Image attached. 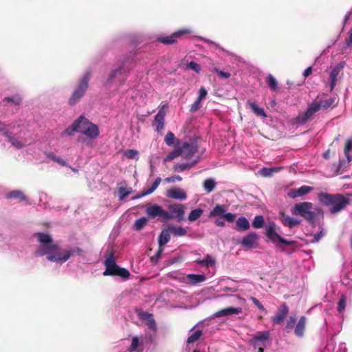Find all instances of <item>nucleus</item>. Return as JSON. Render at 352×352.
Wrapping results in <instances>:
<instances>
[{
  "label": "nucleus",
  "instance_id": "61",
  "mask_svg": "<svg viewBox=\"0 0 352 352\" xmlns=\"http://www.w3.org/2000/svg\"><path fill=\"white\" fill-rule=\"evenodd\" d=\"M148 195L145 192V188L139 194L132 197V199H140L144 196Z\"/></svg>",
  "mask_w": 352,
  "mask_h": 352
},
{
  "label": "nucleus",
  "instance_id": "22",
  "mask_svg": "<svg viewBox=\"0 0 352 352\" xmlns=\"http://www.w3.org/2000/svg\"><path fill=\"white\" fill-rule=\"evenodd\" d=\"M307 318L301 316L294 327V333L298 337H302L305 331Z\"/></svg>",
  "mask_w": 352,
  "mask_h": 352
},
{
  "label": "nucleus",
  "instance_id": "4",
  "mask_svg": "<svg viewBox=\"0 0 352 352\" xmlns=\"http://www.w3.org/2000/svg\"><path fill=\"white\" fill-rule=\"evenodd\" d=\"M318 200L322 204L329 206V211L332 214L342 211L351 203L350 199L340 193L320 192L318 194Z\"/></svg>",
  "mask_w": 352,
  "mask_h": 352
},
{
  "label": "nucleus",
  "instance_id": "47",
  "mask_svg": "<svg viewBox=\"0 0 352 352\" xmlns=\"http://www.w3.org/2000/svg\"><path fill=\"white\" fill-rule=\"evenodd\" d=\"M140 344V340L139 338L137 336H135L132 338L131 344L128 349V351L129 352H133L135 351L139 346Z\"/></svg>",
  "mask_w": 352,
  "mask_h": 352
},
{
  "label": "nucleus",
  "instance_id": "32",
  "mask_svg": "<svg viewBox=\"0 0 352 352\" xmlns=\"http://www.w3.org/2000/svg\"><path fill=\"white\" fill-rule=\"evenodd\" d=\"M195 262L203 266H209L215 264V259L210 255L207 254L204 259H197Z\"/></svg>",
  "mask_w": 352,
  "mask_h": 352
},
{
  "label": "nucleus",
  "instance_id": "33",
  "mask_svg": "<svg viewBox=\"0 0 352 352\" xmlns=\"http://www.w3.org/2000/svg\"><path fill=\"white\" fill-rule=\"evenodd\" d=\"M80 120L76 119L73 124L67 127L63 132V134H67L68 135H72L74 132H78L79 122Z\"/></svg>",
  "mask_w": 352,
  "mask_h": 352
},
{
  "label": "nucleus",
  "instance_id": "36",
  "mask_svg": "<svg viewBox=\"0 0 352 352\" xmlns=\"http://www.w3.org/2000/svg\"><path fill=\"white\" fill-rule=\"evenodd\" d=\"M203 212L204 210L201 208L192 210L190 212L188 219L190 221H195L202 215Z\"/></svg>",
  "mask_w": 352,
  "mask_h": 352
},
{
  "label": "nucleus",
  "instance_id": "15",
  "mask_svg": "<svg viewBox=\"0 0 352 352\" xmlns=\"http://www.w3.org/2000/svg\"><path fill=\"white\" fill-rule=\"evenodd\" d=\"M345 63L342 61L340 62L331 72L330 73V87L331 91H332L334 87H336L337 80H338V76L340 74V73L342 71L343 68L344 67Z\"/></svg>",
  "mask_w": 352,
  "mask_h": 352
},
{
  "label": "nucleus",
  "instance_id": "6",
  "mask_svg": "<svg viewBox=\"0 0 352 352\" xmlns=\"http://www.w3.org/2000/svg\"><path fill=\"white\" fill-rule=\"evenodd\" d=\"M105 271L104 276H118L124 279H127L130 276V272L125 268L118 266L115 261L114 253L111 252L104 261Z\"/></svg>",
  "mask_w": 352,
  "mask_h": 352
},
{
  "label": "nucleus",
  "instance_id": "48",
  "mask_svg": "<svg viewBox=\"0 0 352 352\" xmlns=\"http://www.w3.org/2000/svg\"><path fill=\"white\" fill-rule=\"evenodd\" d=\"M250 300L253 302V304L256 306L259 309L263 311L265 314L267 313V309L263 307V305L259 302V300L253 296L250 298Z\"/></svg>",
  "mask_w": 352,
  "mask_h": 352
},
{
  "label": "nucleus",
  "instance_id": "2",
  "mask_svg": "<svg viewBox=\"0 0 352 352\" xmlns=\"http://www.w3.org/2000/svg\"><path fill=\"white\" fill-rule=\"evenodd\" d=\"M168 211L164 210L160 206L155 204L146 209V214L150 218L160 217L162 221L176 219L178 221L184 219L185 207L181 204H172L168 206Z\"/></svg>",
  "mask_w": 352,
  "mask_h": 352
},
{
  "label": "nucleus",
  "instance_id": "44",
  "mask_svg": "<svg viewBox=\"0 0 352 352\" xmlns=\"http://www.w3.org/2000/svg\"><path fill=\"white\" fill-rule=\"evenodd\" d=\"M131 188L127 189L124 187H120L118 189V196L120 200H123L126 197L131 193Z\"/></svg>",
  "mask_w": 352,
  "mask_h": 352
},
{
  "label": "nucleus",
  "instance_id": "14",
  "mask_svg": "<svg viewBox=\"0 0 352 352\" xmlns=\"http://www.w3.org/2000/svg\"><path fill=\"white\" fill-rule=\"evenodd\" d=\"M164 107V106L158 111L152 123V126L155 128V130L157 132L162 130L164 126V118L166 113L163 110Z\"/></svg>",
  "mask_w": 352,
  "mask_h": 352
},
{
  "label": "nucleus",
  "instance_id": "55",
  "mask_svg": "<svg viewBox=\"0 0 352 352\" xmlns=\"http://www.w3.org/2000/svg\"><path fill=\"white\" fill-rule=\"evenodd\" d=\"M182 180V178L179 175L171 176L169 177H166L164 179V181L168 183H173L176 181L181 182Z\"/></svg>",
  "mask_w": 352,
  "mask_h": 352
},
{
  "label": "nucleus",
  "instance_id": "13",
  "mask_svg": "<svg viewBox=\"0 0 352 352\" xmlns=\"http://www.w3.org/2000/svg\"><path fill=\"white\" fill-rule=\"evenodd\" d=\"M289 307L285 302L282 303L276 313V314L272 317V321L275 324H280L283 322L284 320L289 314Z\"/></svg>",
  "mask_w": 352,
  "mask_h": 352
},
{
  "label": "nucleus",
  "instance_id": "35",
  "mask_svg": "<svg viewBox=\"0 0 352 352\" xmlns=\"http://www.w3.org/2000/svg\"><path fill=\"white\" fill-rule=\"evenodd\" d=\"M147 222L148 219L144 217L137 219L133 224L134 230L140 231L147 224Z\"/></svg>",
  "mask_w": 352,
  "mask_h": 352
},
{
  "label": "nucleus",
  "instance_id": "52",
  "mask_svg": "<svg viewBox=\"0 0 352 352\" xmlns=\"http://www.w3.org/2000/svg\"><path fill=\"white\" fill-rule=\"evenodd\" d=\"M213 71L214 72L217 73L221 78H228L231 76L230 73L221 71L217 67L214 68Z\"/></svg>",
  "mask_w": 352,
  "mask_h": 352
},
{
  "label": "nucleus",
  "instance_id": "45",
  "mask_svg": "<svg viewBox=\"0 0 352 352\" xmlns=\"http://www.w3.org/2000/svg\"><path fill=\"white\" fill-rule=\"evenodd\" d=\"M175 140V135L171 131L168 132L164 138V142L168 146H173Z\"/></svg>",
  "mask_w": 352,
  "mask_h": 352
},
{
  "label": "nucleus",
  "instance_id": "27",
  "mask_svg": "<svg viewBox=\"0 0 352 352\" xmlns=\"http://www.w3.org/2000/svg\"><path fill=\"white\" fill-rule=\"evenodd\" d=\"M168 228L170 234L175 236H183L187 233L186 230L181 226L169 225Z\"/></svg>",
  "mask_w": 352,
  "mask_h": 352
},
{
  "label": "nucleus",
  "instance_id": "28",
  "mask_svg": "<svg viewBox=\"0 0 352 352\" xmlns=\"http://www.w3.org/2000/svg\"><path fill=\"white\" fill-rule=\"evenodd\" d=\"M247 104L250 107L252 111L257 116L266 118L267 116L263 108H260L258 107L256 102L248 101Z\"/></svg>",
  "mask_w": 352,
  "mask_h": 352
},
{
  "label": "nucleus",
  "instance_id": "19",
  "mask_svg": "<svg viewBox=\"0 0 352 352\" xmlns=\"http://www.w3.org/2000/svg\"><path fill=\"white\" fill-rule=\"evenodd\" d=\"M279 219L282 223L289 228H292L297 225L300 224V221L296 219L292 218L289 216L287 215L284 212H280Z\"/></svg>",
  "mask_w": 352,
  "mask_h": 352
},
{
  "label": "nucleus",
  "instance_id": "10",
  "mask_svg": "<svg viewBox=\"0 0 352 352\" xmlns=\"http://www.w3.org/2000/svg\"><path fill=\"white\" fill-rule=\"evenodd\" d=\"M176 141L181 156L184 159H190L198 151V146L195 141L182 142L179 140Z\"/></svg>",
  "mask_w": 352,
  "mask_h": 352
},
{
  "label": "nucleus",
  "instance_id": "3",
  "mask_svg": "<svg viewBox=\"0 0 352 352\" xmlns=\"http://www.w3.org/2000/svg\"><path fill=\"white\" fill-rule=\"evenodd\" d=\"M322 96H326V95L318 96L312 103L309 105L305 111L299 113L295 118V123L301 125L305 124L320 109L326 110L331 106L333 107L337 106L338 101L336 97L333 96L323 99Z\"/></svg>",
  "mask_w": 352,
  "mask_h": 352
},
{
  "label": "nucleus",
  "instance_id": "43",
  "mask_svg": "<svg viewBox=\"0 0 352 352\" xmlns=\"http://www.w3.org/2000/svg\"><path fill=\"white\" fill-rule=\"evenodd\" d=\"M296 319L294 316H291L289 318V319L287 320V324L285 328V330L287 333H290L291 331L295 327V323H296Z\"/></svg>",
  "mask_w": 352,
  "mask_h": 352
},
{
  "label": "nucleus",
  "instance_id": "58",
  "mask_svg": "<svg viewBox=\"0 0 352 352\" xmlns=\"http://www.w3.org/2000/svg\"><path fill=\"white\" fill-rule=\"evenodd\" d=\"M206 95H207L206 89L204 87H201L199 89V97L197 98L201 100L204 98H205L206 96Z\"/></svg>",
  "mask_w": 352,
  "mask_h": 352
},
{
  "label": "nucleus",
  "instance_id": "26",
  "mask_svg": "<svg viewBox=\"0 0 352 352\" xmlns=\"http://www.w3.org/2000/svg\"><path fill=\"white\" fill-rule=\"evenodd\" d=\"M250 223L248 220L244 217H239L236 222V230L238 231H244L248 230Z\"/></svg>",
  "mask_w": 352,
  "mask_h": 352
},
{
  "label": "nucleus",
  "instance_id": "46",
  "mask_svg": "<svg viewBox=\"0 0 352 352\" xmlns=\"http://www.w3.org/2000/svg\"><path fill=\"white\" fill-rule=\"evenodd\" d=\"M3 101H7L8 102H12L15 105H19L21 102V98L19 96H13L11 97H6L3 99Z\"/></svg>",
  "mask_w": 352,
  "mask_h": 352
},
{
  "label": "nucleus",
  "instance_id": "54",
  "mask_svg": "<svg viewBox=\"0 0 352 352\" xmlns=\"http://www.w3.org/2000/svg\"><path fill=\"white\" fill-rule=\"evenodd\" d=\"M201 100L199 99H197L195 102L191 104L190 106V111L191 112H195L197 111L199 108H200V103H201Z\"/></svg>",
  "mask_w": 352,
  "mask_h": 352
},
{
  "label": "nucleus",
  "instance_id": "23",
  "mask_svg": "<svg viewBox=\"0 0 352 352\" xmlns=\"http://www.w3.org/2000/svg\"><path fill=\"white\" fill-rule=\"evenodd\" d=\"M140 317L141 319L146 321V324L151 329H156L155 321L153 319V315L151 314L143 312L141 314H140Z\"/></svg>",
  "mask_w": 352,
  "mask_h": 352
},
{
  "label": "nucleus",
  "instance_id": "62",
  "mask_svg": "<svg viewBox=\"0 0 352 352\" xmlns=\"http://www.w3.org/2000/svg\"><path fill=\"white\" fill-rule=\"evenodd\" d=\"M312 73V67H307L305 71H304V73H303V76L307 78L308 77L309 75H311Z\"/></svg>",
  "mask_w": 352,
  "mask_h": 352
},
{
  "label": "nucleus",
  "instance_id": "49",
  "mask_svg": "<svg viewBox=\"0 0 352 352\" xmlns=\"http://www.w3.org/2000/svg\"><path fill=\"white\" fill-rule=\"evenodd\" d=\"M138 155V151L135 149H128L124 152V156L128 159H134Z\"/></svg>",
  "mask_w": 352,
  "mask_h": 352
},
{
  "label": "nucleus",
  "instance_id": "8",
  "mask_svg": "<svg viewBox=\"0 0 352 352\" xmlns=\"http://www.w3.org/2000/svg\"><path fill=\"white\" fill-rule=\"evenodd\" d=\"M78 120H80L78 127L79 133L84 134L90 139H95L99 136L100 131L96 124L91 122L83 116H80Z\"/></svg>",
  "mask_w": 352,
  "mask_h": 352
},
{
  "label": "nucleus",
  "instance_id": "40",
  "mask_svg": "<svg viewBox=\"0 0 352 352\" xmlns=\"http://www.w3.org/2000/svg\"><path fill=\"white\" fill-rule=\"evenodd\" d=\"M203 335V331L201 330H197L194 333H192L187 339V343L191 344L197 340H198L201 336Z\"/></svg>",
  "mask_w": 352,
  "mask_h": 352
},
{
  "label": "nucleus",
  "instance_id": "59",
  "mask_svg": "<svg viewBox=\"0 0 352 352\" xmlns=\"http://www.w3.org/2000/svg\"><path fill=\"white\" fill-rule=\"evenodd\" d=\"M9 142H10L13 146H16V148H20L22 147L21 143L14 138H10Z\"/></svg>",
  "mask_w": 352,
  "mask_h": 352
},
{
  "label": "nucleus",
  "instance_id": "21",
  "mask_svg": "<svg viewBox=\"0 0 352 352\" xmlns=\"http://www.w3.org/2000/svg\"><path fill=\"white\" fill-rule=\"evenodd\" d=\"M257 239V234L254 232H250L243 238L241 245L245 248H252Z\"/></svg>",
  "mask_w": 352,
  "mask_h": 352
},
{
  "label": "nucleus",
  "instance_id": "25",
  "mask_svg": "<svg viewBox=\"0 0 352 352\" xmlns=\"http://www.w3.org/2000/svg\"><path fill=\"white\" fill-rule=\"evenodd\" d=\"M170 232L168 230V228L167 230H163L158 238V244L160 248H162L164 245H166L170 239Z\"/></svg>",
  "mask_w": 352,
  "mask_h": 352
},
{
  "label": "nucleus",
  "instance_id": "5",
  "mask_svg": "<svg viewBox=\"0 0 352 352\" xmlns=\"http://www.w3.org/2000/svg\"><path fill=\"white\" fill-rule=\"evenodd\" d=\"M265 235L267 238L274 243L276 248H279L282 251L285 250L283 245H293L296 243V241H289L282 237L277 232V227L274 222H269L265 226Z\"/></svg>",
  "mask_w": 352,
  "mask_h": 352
},
{
  "label": "nucleus",
  "instance_id": "31",
  "mask_svg": "<svg viewBox=\"0 0 352 352\" xmlns=\"http://www.w3.org/2000/svg\"><path fill=\"white\" fill-rule=\"evenodd\" d=\"M351 151H352V138H348L346 140L344 148V153L347 159L348 162L352 160V157L350 155Z\"/></svg>",
  "mask_w": 352,
  "mask_h": 352
},
{
  "label": "nucleus",
  "instance_id": "11",
  "mask_svg": "<svg viewBox=\"0 0 352 352\" xmlns=\"http://www.w3.org/2000/svg\"><path fill=\"white\" fill-rule=\"evenodd\" d=\"M129 69H130L126 66V61L122 63L120 65L112 69L107 80V83H112L116 79H118L121 84L124 83Z\"/></svg>",
  "mask_w": 352,
  "mask_h": 352
},
{
  "label": "nucleus",
  "instance_id": "24",
  "mask_svg": "<svg viewBox=\"0 0 352 352\" xmlns=\"http://www.w3.org/2000/svg\"><path fill=\"white\" fill-rule=\"evenodd\" d=\"M6 199H16L19 202L26 201V197L21 190H15L10 191L6 195Z\"/></svg>",
  "mask_w": 352,
  "mask_h": 352
},
{
  "label": "nucleus",
  "instance_id": "50",
  "mask_svg": "<svg viewBox=\"0 0 352 352\" xmlns=\"http://www.w3.org/2000/svg\"><path fill=\"white\" fill-rule=\"evenodd\" d=\"M187 67L190 69L195 71L197 73H199L201 71V66L199 64L194 61H190L187 64Z\"/></svg>",
  "mask_w": 352,
  "mask_h": 352
},
{
  "label": "nucleus",
  "instance_id": "9",
  "mask_svg": "<svg viewBox=\"0 0 352 352\" xmlns=\"http://www.w3.org/2000/svg\"><path fill=\"white\" fill-rule=\"evenodd\" d=\"M313 204L311 202H302L296 204L292 209L295 215H300L309 222H313L316 214L312 211Z\"/></svg>",
  "mask_w": 352,
  "mask_h": 352
},
{
  "label": "nucleus",
  "instance_id": "1",
  "mask_svg": "<svg viewBox=\"0 0 352 352\" xmlns=\"http://www.w3.org/2000/svg\"><path fill=\"white\" fill-rule=\"evenodd\" d=\"M40 243L39 247L34 252L35 256L47 255L48 261L55 263H65L71 256L76 254L79 256L82 255L83 250L80 248H74L70 250H64L59 253L60 247L58 244L53 243L52 236L45 233L37 232L35 234Z\"/></svg>",
  "mask_w": 352,
  "mask_h": 352
},
{
  "label": "nucleus",
  "instance_id": "16",
  "mask_svg": "<svg viewBox=\"0 0 352 352\" xmlns=\"http://www.w3.org/2000/svg\"><path fill=\"white\" fill-rule=\"evenodd\" d=\"M270 333L268 331H257L250 340V343L256 349L260 344L258 342H265L269 339Z\"/></svg>",
  "mask_w": 352,
  "mask_h": 352
},
{
  "label": "nucleus",
  "instance_id": "18",
  "mask_svg": "<svg viewBox=\"0 0 352 352\" xmlns=\"http://www.w3.org/2000/svg\"><path fill=\"white\" fill-rule=\"evenodd\" d=\"M313 188L308 186H302L299 188L292 189L288 192V196L290 198H296L298 197H300L305 195L308 194L311 191H312Z\"/></svg>",
  "mask_w": 352,
  "mask_h": 352
},
{
  "label": "nucleus",
  "instance_id": "53",
  "mask_svg": "<svg viewBox=\"0 0 352 352\" xmlns=\"http://www.w3.org/2000/svg\"><path fill=\"white\" fill-rule=\"evenodd\" d=\"M225 220H226L229 223L233 222L236 219V214L233 213H226L222 216Z\"/></svg>",
  "mask_w": 352,
  "mask_h": 352
},
{
  "label": "nucleus",
  "instance_id": "42",
  "mask_svg": "<svg viewBox=\"0 0 352 352\" xmlns=\"http://www.w3.org/2000/svg\"><path fill=\"white\" fill-rule=\"evenodd\" d=\"M346 304V296L345 294H342L340 300L338 302V311L340 313H342L344 311Z\"/></svg>",
  "mask_w": 352,
  "mask_h": 352
},
{
  "label": "nucleus",
  "instance_id": "38",
  "mask_svg": "<svg viewBox=\"0 0 352 352\" xmlns=\"http://www.w3.org/2000/svg\"><path fill=\"white\" fill-rule=\"evenodd\" d=\"M178 156H181V152H179L177 143H176L175 144L174 151H172V152H170L167 155V156L164 159V162H166L171 161V160H173V159H175V157H177Z\"/></svg>",
  "mask_w": 352,
  "mask_h": 352
},
{
  "label": "nucleus",
  "instance_id": "29",
  "mask_svg": "<svg viewBox=\"0 0 352 352\" xmlns=\"http://www.w3.org/2000/svg\"><path fill=\"white\" fill-rule=\"evenodd\" d=\"M226 210L225 205L217 204L214 206L212 210L210 211L209 217L223 216Z\"/></svg>",
  "mask_w": 352,
  "mask_h": 352
},
{
  "label": "nucleus",
  "instance_id": "7",
  "mask_svg": "<svg viewBox=\"0 0 352 352\" xmlns=\"http://www.w3.org/2000/svg\"><path fill=\"white\" fill-rule=\"evenodd\" d=\"M91 72H87L80 80L78 85L74 89L71 97L69 98L68 104L71 106L75 105L84 96L87 90Z\"/></svg>",
  "mask_w": 352,
  "mask_h": 352
},
{
  "label": "nucleus",
  "instance_id": "56",
  "mask_svg": "<svg viewBox=\"0 0 352 352\" xmlns=\"http://www.w3.org/2000/svg\"><path fill=\"white\" fill-rule=\"evenodd\" d=\"M51 157L52 159L56 162L58 164L62 165V166H65L66 165V162L65 161H64L63 159H61L60 157H57L54 155H51Z\"/></svg>",
  "mask_w": 352,
  "mask_h": 352
},
{
  "label": "nucleus",
  "instance_id": "17",
  "mask_svg": "<svg viewBox=\"0 0 352 352\" xmlns=\"http://www.w3.org/2000/svg\"><path fill=\"white\" fill-rule=\"evenodd\" d=\"M166 196L168 197L181 201L185 200L187 198L186 192L179 188H172L168 190L166 192Z\"/></svg>",
  "mask_w": 352,
  "mask_h": 352
},
{
  "label": "nucleus",
  "instance_id": "60",
  "mask_svg": "<svg viewBox=\"0 0 352 352\" xmlns=\"http://www.w3.org/2000/svg\"><path fill=\"white\" fill-rule=\"evenodd\" d=\"M345 44L347 47H349L352 44V29L350 31L349 37L345 40Z\"/></svg>",
  "mask_w": 352,
  "mask_h": 352
},
{
  "label": "nucleus",
  "instance_id": "64",
  "mask_svg": "<svg viewBox=\"0 0 352 352\" xmlns=\"http://www.w3.org/2000/svg\"><path fill=\"white\" fill-rule=\"evenodd\" d=\"M322 232L321 231L320 232H318V233H316L314 235V241L316 242H318L320 239L321 237L322 236Z\"/></svg>",
  "mask_w": 352,
  "mask_h": 352
},
{
  "label": "nucleus",
  "instance_id": "34",
  "mask_svg": "<svg viewBox=\"0 0 352 352\" xmlns=\"http://www.w3.org/2000/svg\"><path fill=\"white\" fill-rule=\"evenodd\" d=\"M187 279L193 284L203 282L206 280V276L203 274H190L187 276Z\"/></svg>",
  "mask_w": 352,
  "mask_h": 352
},
{
  "label": "nucleus",
  "instance_id": "57",
  "mask_svg": "<svg viewBox=\"0 0 352 352\" xmlns=\"http://www.w3.org/2000/svg\"><path fill=\"white\" fill-rule=\"evenodd\" d=\"M336 149L333 150L332 151L331 149H328L324 153L323 157L325 160H329L331 157V153L334 155H336Z\"/></svg>",
  "mask_w": 352,
  "mask_h": 352
},
{
  "label": "nucleus",
  "instance_id": "12",
  "mask_svg": "<svg viewBox=\"0 0 352 352\" xmlns=\"http://www.w3.org/2000/svg\"><path fill=\"white\" fill-rule=\"evenodd\" d=\"M192 33V30L189 28H182L177 32L173 33L170 36H160L157 38V41L164 45H172L177 43L178 38H182L185 35H188Z\"/></svg>",
  "mask_w": 352,
  "mask_h": 352
},
{
  "label": "nucleus",
  "instance_id": "39",
  "mask_svg": "<svg viewBox=\"0 0 352 352\" xmlns=\"http://www.w3.org/2000/svg\"><path fill=\"white\" fill-rule=\"evenodd\" d=\"M268 87L272 90L276 91L278 89V82L276 78L271 74H270L265 80Z\"/></svg>",
  "mask_w": 352,
  "mask_h": 352
},
{
  "label": "nucleus",
  "instance_id": "30",
  "mask_svg": "<svg viewBox=\"0 0 352 352\" xmlns=\"http://www.w3.org/2000/svg\"><path fill=\"white\" fill-rule=\"evenodd\" d=\"M197 161L195 160L193 162L191 163L177 164L173 166V169L175 172H183L186 170H188L190 168H192L195 164H197Z\"/></svg>",
  "mask_w": 352,
  "mask_h": 352
},
{
  "label": "nucleus",
  "instance_id": "37",
  "mask_svg": "<svg viewBox=\"0 0 352 352\" xmlns=\"http://www.w3.org/2000/svg\"><path fill=\"white\" fill-rule=\"evenodd\" d=\"M216 186V183L212 179H207L204 182V188L208 192H212Z\"/></svg>",
  "mask_w": 352,
  "mask_h": 352
},
{
  "label": "nucleus",
  "instance_id": "51",
  "mask_svg": "<svg viewBox=\"0 0 352 352\" xmlns=\"http://www.w3.org/2000/svg\"><path fill=\"white\" fill-rule=\"evenodd\" d=\"M279 168H263L261 170V174L264 177H270L272 175L273 172L278 170Z\"/></svg>",
  "mask_w": 352,
  "mask_h": 352
},
{
  "label": "nucleus",
  "instance_id": "63",
  "mask_svg": "<svg viewBox=\"0 0 352 352\" xmlns=\"http://www.w3.org/2000/svg\"><path fill=\"white\" fill-rule=\"evenodd\" d=\"M2 133L6 137L8 142L10 141V138H13L12 136V133L7 130H5L4 131H3Z\"/></svg>",
  "mask_w": 352,
  "mask_h": 352
},
{
  "label": "nucleus",
  "instance_id": "20",
  "mask_svg": "<svg viewBox=\"0 0 352 352\" xmlns=\"http://www.w3.org/2000/svg\"><path fill=\"white\" fill-rule=\"evenodd\" d=\"M241 312V307H227L223 309H221L216 313L214 314V316L217 318L238 314Z\"/></svg>",
  "mask_w": 352,
  "mask_h": 352
},
{
  "label": "nucleus",
  "instance_id": "41",
  "mask_svg": "<svg viewBox=\"0 0 352 352\" xmlns=\"http://www.w3.org/2000/svg\"><path fill=\"white\" fill-rule=\"evenodd\" d=\"M264 217L262 215H257L254 217V221H252V226L254 228H261L264 225Z\"/></svg>",
  "mask_w": 352,
  "mask_h": 352
}]
</instances>
